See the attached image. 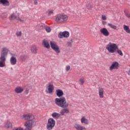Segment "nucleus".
<instances>
[{
    "instance_id": "nucleus-1",
    "label": "nucleus",
    "mask_w": 130,
    "mask_h": 130,
    "mask_svg": "<svg viewBox=\"0 0 130 130\" xmlns=\"http://www.w3.org/2000/svg\"><path fill=\"white\" fill-rule=\"evenodd\" d=\"M54 102L57 106L63 108L60 112L61 115H64V113H69L70 110L67 108V107H69V103H67L66 98L62 96L59 98H56Z\"/></svg>"
},
{
    "instance_id": "nucleus-2",
    "label": "nucleus",
    "mask_w": 130,
    "mask_h": 130,
    "mask_svg": "<svg viewBox=\"0 0 130 130\" xmlns=\"http://www.w3.org/2000/svg\"><path fill=\"white\" fill-rule=\"evenodd\" d=\"M9 54V49L7 47H3L1 49L0 57V68H5L6 67V60L7 56Z\"/></svg>"
},
{
    "instance_id": "nucleus-3",
    "label": "nucleus",
    "mask_w": 130,
    "mask_h": 130,
    "mask_svg": "<svg viewBox=\"0 0 130 130\" xmlns=\"http://www.w3.org/2000/svg\"><path fill=\"white\" fill-rule=\"evenodd\" d=\"M118 46L116 44L112 43L111 42L109 43L106 47V49H107L109 52V53H115L116 52V50L118 49Z\"/></svg>"
},
{
    "instance_id": "nucleus-4",
    "label": "nucleus",
    "mask_w": 130,
    "mask_h": 130,
    "mask_svg": "<svg viewBox=\"0 0 130 130\" xmlns=\"http://www.w3.org/2000/svg\"><path fill=\"white\" fill-rule=\"evenodd\" d=\"M69 17L66 14H58L56 17V22L57 23H64L68 21Z\"/></svg>"
},
{
    "instance_id": "nucleus-5",
    "label": "nucleus",
    "mask_w": 130,
    "mask_h": 130,
    "mask_svg": "<svg viewBox=\"0 0 130 130\" xmlns=\"http://www.w3.org/2000/svg\"><path fill=\"white\" fill-rule=\"evenodd\" d=\"M55 120H54L52 118H50L48 120L46 127L48 130H51L53 129V127L55 126Z\"/></svg>"
},
{
    "instance_id": "nucleus-6",
    "label": "nucleus",
    "mask_w": 130,
    "mask_h": 130,
    "mask_svg": "<svg viewBox=\"0 0 130 130\" xmlns=\"http://www.w3.org/2000/svg\"><path fill=\"white\" fill-rule=\"evenodd\" d=\"M51 48L53 50L56 52V53H60V49H59V47L56 44V43L54 42H50V43Z\"/></svg>"
},
{
    "instance_id": "nucleus-7",
    "label": "nucleus",
    "mask_w": 130,
    "mask_h": 130,
    "mask_svg": "<svg viewBox=\"0 0 130 130\" xmlns=\"http://www.w3.org/2000/svg\"><path fill=\"white\" fill-rule=\"evenodd\" d=\"M9 20H10V21H13L14 20H17V21H20V22H24V20L20 18V15L18 14V16H17L16 15H15V13H12L10 15V16L9 17Z\"/></svg>"
},
{
    "instance_id": "nucleus-8",
    "label": "nucleus",
    "mask_w": 130,
    "mask_h": 130,
    "mask_svg": "<svg viewBox=\"0 0 130 130\" xmlns=\"http://www.w3.org/2000/svg\"><path fill=\"white\" fill-rule=\"evenodd\" d=\"M100 32L101 34H103L104 36H105L106 37H107L109 36L110 33H109V31L107 29V28L105 27H103L100 29Z\"/></svg>"
},
{
    "instance_id": "nucleus-9",
    "label": "nucleus",
    "mask_w": 130,
    "mask_h": 130,
    "mask_svg": "<svg viewBox=\"0 0 130 130\" xmlns=\"http://www.w3.org/2000/svg\"><path fill=\"white\" fill-rule=\"evenodd\" d=\"M47 89L48 91V93L49 94H51V93L53 92V90H54V86H53V83L52 82H50L48 83V86H47Z\"/></svg>"
},
{
    "instance_id": "nucleus-10",
    "label": "nucleus",
    "mask_w": 130,
    "mask_h": 130,
    "mask_svg": "<svg viewBox=\"0 0 130 130\" xmlns=\"http://www.w3.org/2000/svg\"><path fill=\"white\" fill-rule=\"evenodd\" d=\"M118 62L115 61L112 63V65L110 67V71H112L113 70H117L119 68Z\"/></svg>"
},
{
    "instance_id": "nucleus-11",
    "label": "nucleus",
    "mask_w": 130,
    "mask_h": 130,
    "mask_svg": "<svg viewBox=\"0 0 130 130\" xmlns=\"http://www.w3.org/2000/svg\"><path fill=\"white\" fill-rule=\"evenodd\" d=\"M12 56L10 58V62L12 66H15L17 64V58H16V55L15 54H11Z\"/></svg>"
},
{
    "instance_id": "nucleus-12",
    "label": "nucleus",
    "mask_w": 130,
    "mask_h": 130,
    "mask_svg": "<svg viewBox=\"0 0 130 130\" xmlns=\"http://www.w3.org/2000/svg\"><path fill=\"white\" fill-rule=\"evenodd\" d=\"M70 36V32L69 31H63L60 32L58 35L59 38H62L63 37L68 38Z\"/></svg>"
},
{
    "instance_id": "nucleus-13",
    "label": "nucleus",
    "mask_w": 130,
    "mask_h": 130,
    "mask_svg": "<svg viewBox=\"0 0 130 130\" xmlns=\"http://www.w3.org/2000/svg\"><path fill=\"white\" fill-rule=\"evenodd\" d=\"M74 127L76 130H86L87 128L84 126H82L81 124L76 123L74 124Z\"/></svg>"
},
{
    "instance_id": "nucleus-14",
    "label": "nucleus",
    "mask_w": 130,
    "mask_h": 130,
    "mask_svg": "<svg viewBox=\"0 0 130 130\" xmlns=\"http://www.w3.org/2000/svg\"><path fill=\"white\" fill-rule=\"evenodd\" d=\"M99 95L100 98H104V89H103V88L100 87L99 88Z\"/></svg>"
},
{
    "instance_id": "nucleus-15",
    "label": "nucleus",
    "mask_w": 130,
    "mask_h": 130,
    "mask_svg": "<svg viewBox=\"0 0 130 130\" xmlns=\"http://www.w3.org/2000/svg\"><path fill=\"white\" fill-rule=\"evenodd\" d=\"M4 126L7 128H12V127H13V125L10 120H7L4 123Z\"/></svg>"
},
{
    "instance_id": "nucleus-16",
    "label": "nucleus",
    "mask_w": 130,
    "mask_h": 130,
    "mask_svg": "<svg viewBox=\"0 0 130 130\" xmlns=\"http://www.w3.org/2000/svg\"><path fill=\"white\" fill-rule=\"evenodd\" d=\"M1 4L3 6H4V7H9V6H10V2L8 0H0V5H1Z\"/></svg>"
},
{
    "instance_id": "nucleus-17",
    "label": "nucleus",
    "mask_w": 130,
    "mask_h": 130,
    "mask_svg": "<svg viewBox=\"0 0 130 130\" xmlns=\"http://www.w3.org/2000/svg\"><path fill=\"white\" fill-rule=\"evenodd\" d=\"M55 93L57 97L60 98L63 96V91L61 89H57Z\"/></svg>"
},
{
    "instance_id": "nucleus-18",
    "label": "nucleus",
    "mask_w": 130,
    "mask_h": 130,
    "mask_svg": "<svg viewBox=\"0 0 130 130\" xmlns=\"http://www.w3.org/2000/svg\"><path fill=\"white\" fill-rule=\"evenodd\" d=\"M15 91L17 93V94H20L22 93V92L24 91V88H22L20 86L17 87L15 88Z\"/></svg>"
},
{
    "instance_id": "nucleus-19",
    "label": "nucleus",
    "mask_w": 130,
    "mask_h": 130,
    "mask_svg": "<svg viewBox=\"0 0 130 130\" xmlns=\"http://www.w3.org/2000/svg\"><path fill=\"white\" fill-rule=\"evenodd\" d=\"M38 49H37V47L35 45H32L30 48V51L32 53H34L35 54H36L37 53Z\"/></svg>"
},
{
    "instance_id": "nucleus-20",
    "label": "nucleus",
    "mask_w": 130,
    "mask_h": 130,
    "mask_svg": "<svg viewBox=\"0 0 130 130\" xmlns=\"http://www.w3.org/2000/svg\"><path fill=\"white\" fill-rule=\"evenodd\" d=\"M81 123H85V124H88L89 120L85 116H83L81 119Z\"/></svg>"
},
{
    "instance_id": "nucleus-21",
    "label": "nucleus",
    "mask_w": 130,
    "mask_h": 130,
    "mask_svg": "<svg viewBox=\"0 0 130 130\" xmlns=\"http://www.w3.org/2000/svg\"><path fill=\"white\" fill-rule=\"evenodd\" d=\"M43 45L46 48H50V45H49V43L47 40H44L43 42Z\"/></svg>"
},
{
    "instance_id": "nucleus-22",
    "label": "nucleus",
    "mask_w": 130,
    "mask_h": 130,
    "mask_svg": "<svg viewBox=\"0 0 130 130\" xmlns=\"http://www.w3.org/2000/svg\"><path fill=\"white\" fill-rule=\"evenodd\" d=\"M37 28L39 30H43V29H45V24L43 23H41L37 26Z\"/></svg>"
},
{
    "instance_id": "nucleus-23",
    "label": "nucleus",
    "mask_w": 130,
    "mask_h": 130,
    "mask_svg": "<svg viewBox=\"0 0 130 130\" xmlns=\"http://www.w3.org/2000/svg\"><path fill=\"white\" fill-rule=\"evenodd\" d=\"M52 116L53 118H58V117H60L61 115L56 112L53 113L52 114Z\"/></svg>"
},
{
    "instance_id": "nucleus-24",
    "label": "nucleus",
    "mask_w": 130,
    "mask_h": 130,
    "mask_svg": "<svg viewBox=\"0 0 130 130\" xmlns=\"http://www.w3.org/2000/svg\"><path fill=\"white\" fill-rule=\"evenodd\" d=\"M27 58V56L25 54L21 55L19 57V60L21 61H25Z\"/></svg>"
},
{
    "instance_id": "nucleus-25",
    "label": "nucleus",
    "mask_w": 130,
    "mask_h": 130,
    "mask_svg": "<svg viewBox=\"0 0 130 130\" xmlns=\"http://www.w3.org/2000/svg\"><path fill=\"white\" fill-rule=\"evenodd\" d=\"M123 29L126 32V33H128V34H130V29L128 26L124 25H123Z\"/></svg>"
},
{
    "instance_id": "nucleus-26",
    "label": "nucleus",
    "mask_w": 130,
    "mask_h": 130,
    "mask_svg": "<svg viewBox=\"0 0 130 130\" xmlns=\"http://www.w3.org/2000/svg\"><path fill=\"white\" fill-rule=\"evenodd\" d=\"M79 85H83L84 84H85V78L84 77H81L79 79Z\"/></svg>"
},
{
    "instance_id": "nucleus-27",
    "label": "nucleus",
    "mask_w": 130,
    "mask_h": 130,
    "mask_svg": "<svg viewBox=\"0 0 130 130\" xmlns=\"http://www.w3.org/2000/svg\"><path fill=\"white\" fill-rule=\"evenodd\" d=\"M108 26H109V27H110L112 29H114V30H116V29L117 28V27L116 26L111 23H108Z\"/></svg>"
},
{
    "instance_id": "nucleus-28",
    "label": "nucleus",
    "mask_w": 130,
    "mask_h": 130,
    "mask_svg": "<svg viewBox=\"0 0 130 130\" xmlns=\"http://www.w3.org/2000/svg\"><path fill=\"white\" fill-rule=\"evenodd\" d=\"M45 29L47 33H50L51 32V28L48 26L45 25Z\"/></svg>"
},
{
    "instance_id": "nucleus-29",
    "label": "nucleus",
    "mask_w": 130,
    "mask_h": 130,
    "mask_svg": "<svg viewBox=\"0 0 130 130\" xmlns=\"http://www.w3.org/2000/svg\"><path fill=\"white\" fill-rule=\"evenodd\" d=\"M119 55H120L121 56H122L123 55V53H122V51L121 50H119V48H118L116 50V52Z\"/></svg>"
},
{
    "instance_id": "nucleus-30",
    "label": "nucleus",
    "mask_w": 130,
    "mask_h": 130,
    "mask_svg": "<svg viewBox=\"0 0 130 130\" xmlns=\"http://www.w3.org/2000/svg\"><path fill=\"white\" fill-rule=\"evenodd\" d=\"M16 36L17 37H21L22 36V31H16Z\"/></svg>"
},
{
    "instance_id": "nucleus-31",
    "label": "nucleus",
    "mask_w": 130,
    "mask_h": 130,
    "mask_svg": "<svg viewBox=\"0 0 130 130\" xmlns=\"http://www.w3.org/2000/svg\"><path fill=\"white\" fill-rule=\"evenodd\" d=\"M126 17H127V18H128V19H130V14L128 13V12H126L125 11L124 12Z\"/></svg>"
},
{
    "instance_id": "nucleus-32",
    "label": "nucleus",
    "mask_w": 130,
    "mask_h": 130,
    "mask_svg": "<svg viewBox=\"0 0 130 130\" xmlns=\"http://www.w3.org/2000/svg\"><path fill=\"white\" fill-rule=\"evenodd\" d=\"M72 43H73V41H71V42H67V46H69L71 47L72 46Z\"/></svg>"
},
{
    "instance_id": "nucleus-33",
    "label": "nucleus",
    "mask_w": 130,
    "mask_h": 130,
    "mask_svg": "<svg viewBox=\"0 0 130 130\" xmlns=\"http://www.w3.org/2000/svg\"><path fill=\"white\" fill-rule=\"evenodd\" d=\"M66 70L67 72H69L70 70H71V66H67L66 67Z\"/></svg>"
},
{
    "instance_id": "nucleus-34",
    "label": "nucleus",
    "mask_w": 130,
    "mask_h": 130,
    "mask_svg": "<svg viewBox=\"0 0 130 130\" xmlns=\"http://www.w3.org/2000/svg\"><path fill=\"white\" fill-rule=\"evenodd\" d=\"M52 14H53V10H50L48 11V16H50Z\"/></svg>"
},
{
    "instance_id": "nucleus-35",
    "label": "nucleus",
    "mask_w": 130,
    "mask_h": 130,
    "mask_svg": "<svg viewBox=\"0 0 130 130\" xmlns=\"http://www.w3.org/2000/svg\"><path fill=\"white\" fill-rule=\"evenodd\" d=\"M102 20H107L106 16L102 15Z\"/></svg>"
},
{
    "instance_id": "nucleus-36",
    "label": "nucleus",
    "mask_w": 130,
    "mask_h": 130,
    "mask_svg": "<svg viewBox=\"0 0 130 130\" xmlns=\"http://www.w3.org/2000/svg\"><path fill=\"white\" fill-rule=\"evenodd\" d=\"M87 9H88V10H91L92 9V5H88L87 6Z\"/></svg>"
},
{
    "instance_id": "nucleus-37",
    "label": "nucleus",
    "mask_w": 130,
    "mask_h": 130,
    "mask_svg": "<svg viewBox=\"0 0 130 130\" xmlns=\"http://www.w3.org/2000/svg\"><path fill=\"white\" fill-rule=\"evenodd\" d=\"M25 93L26 95H27V94L29 93V90H26L25 91Z\"/></svg>"
},
{
    "instance_id": "nucleus-38",
    "label": "nucleus",
    "mask_w": 130,
    "mask_h": 130,
    "mask_svg": "<svg viewBox=\"0 0 130 130\" xmlns=\"http://www.w3.org/2000/svg\"><path fill=\"white\" fill-rule=\"evenodd\" d=\"M35 4L37 5V1H35Z\"/></svg>"
},
{
    "instance_id": "nucleus-39",
    "label": "nucleus",
    "mask_w": 130,
    "mask_h": 130,
    "mask_svg": "<svg viewBox=\"0 0 130 130\" xmlns=\"http://www.w3.org/2000/svg\"><path fill=\"white\" fill-rule=\"evenodd\" d=\"M128 75L130 76V70L128 72Z\"/></svg>"
}]
</instances>
